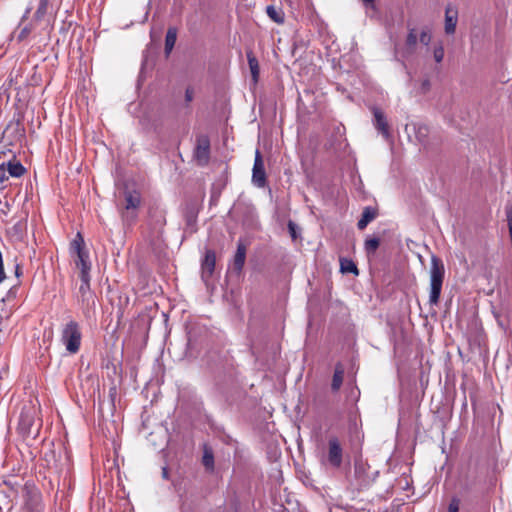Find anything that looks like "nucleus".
<instances>
[{
    "label": "nucleus",
    "instance_id": "6e6552de",
    "mask_svg": "<svg viewBox=\"0 0 512 512\" xmlns=\"http://www.w3.org/2000/svg\"><path fill=\"white\" fill-rule=\"evenodd\" d=\"M195 158L200 165H206L210 156V141L207 136H200L197 139Z\"/></svg>",
    "mask_w": 512,
    "mask_h": 512
},
{
    "label": "nucleus",
    "instance_id": "c85d7f7f",
    "mask_svg": "<svg viewBox=\"0 0 512 512\" xmlns=\"http://www.w3.org/2000/svg\"><path fill=\"white\" fill-rule=\"evenodd\" d=\"M194 98V91L192 88H187L185 91V100L187 103L191 102Z\"/></svg>",
    "mask_w": 512,
    "mask_h": 512
},
{
    "label": "nucleus",
    "instance_id": "473e14b6",
    "mask_svg": "<svg viewBox=\"0 0 512 512\" xmlns=\"http://www.w3.org/2000/svg\"><path fill=\"white\" fill-rule=\"evenodd\" d=\"M429 86H430L429 81H424V82H423V88H424V89H426V90H427V89H429Z\"/></svg>",
    "mask_w": 512,
    "mask_h": 512
},
{
    "label": "nucleus",
    "instance_id": "f3484780",
    "mask_svg": "<svg viewBox=\"0 0 512 512\" xmlns=\"http://www.w3.org/2000/svg\"><path fill=\"white\" fill-rule=\"evenodd\" d=\"M344 379V367L338 363L335 366V371L332 378L331 388L333 391H338L343 383Z\"/></svg>",
    "mask_w": 512,
    "mask_h": 512
},
{
    "label": "nucleus",
    "instance_id": "f03ea898",
    "mask_svg": "<svg viewBox=\"0 0 512 512\" xmlns=\"http://www.w3.org/2000/svg\"><path fill=\"white\" fill-rule=\"evenodd\" d=\"M82 333L79 324L69 320L62 328L61 342L70 354H76L80 350Z\"/></svg>",
    "mask_w": 512,
    "mask_h": 512
},
{
    "label": "nucleus",
    "instance_id": "a878e982",
    "mask_svg": "<svg viewBox=\"0 0 512 512\" xmlns=\"http://www.w3.org/2000/svg\"><path fill=\"white\" fill-rule=\"evenodd\" d=\"M419 40L422 44L428 45L431 41V35L428 30H423L420 34Z\"/></svg>",
    "mask_w": 512,
    "mask_h": 512
},
{
    "label": "nucleus",
    "instance_id": "393cba45",
    "mask_svg": "<svg viewBox=\"0 0 512 512\" xmlns=\"http://www.w3.org/2000/svg\"><path fill=\"white\" fill-rule=\"evenodd\" d=\"M417 43V34L415 29H410L406 38V45L410 48H414Z\"/></svg>",
    "mask_w": 512,
    "mask_h": 512
},
{
    "label": "nucleus",
    "instance_id": "7ed1b4c3",
    "mask_svg": "<svg viewBox=\"0 0 512 512\" xmlns=\"http://www.w3.org/2000/svg\"><path fill=\"white\" fill-rule=\"evenodd\" d=\"M71 250L76 253L77 258L75 260L76 267L80 269V273L89 274L91 265L89 262V254L85 249L84 239L80 233L76 235L71 243Z\"/></svg>",
    "mask_w": 512,
    "mask_h": 512
},
{
    "label": "nucleus",
    "instance_id": "a211bd4d",
    "mask_svg": "<svg viewBox=\"0 0 512 512\" xmlns=\"http://www.w3.org/2000/svg\"><path fill=\"white\" fill-rule=\"evenodd\" d=\"M456 24H457V13L452 11L450 9L446 10L445 13V32L447 34H453L456 30Z\"/></svg>",
    "mask_w": 512,
    "mask_h": 512
},
{
    "label": "nucleus",
    "instance_id": "2f4dec72",
    "mask_svg": "<svg viewBox=\"0 0 512 512\" xmlns=\"http://www.w3.org/2000/svg\"><path fill=\"white\" fill-rule=\"evenodd\" d=\"M363 2L365 3L366 6H368V5L373 6L374 0H363Z\"/></svg>",
    "mask_w": 512,
    "mask_h": 512
},
{
    "label": "nucleus",
    "instance_id": "c756f323",
    "mask_svg": "<svg viewBox=\"0 0 512 512\" xmlns=\"http://www.w3.org/2000/svg\"><path fill=\"white\" fill-rule=\"evenodd\" d=\"M288 227L292 236L294 237V224L292 222H289Z\"/></svg>",
    "mask_w": 512,
    "mask_h": 512
},
{
    "label": "nucleus",
    "instance_id": "20e7f679",
    "mask_svg": "<svg viewBox=\"0 0 512 512\" xmlns=\"http://www.w3.org/2000/svg\"><path fill=\"white\" fill-rule=\"evenodd\" d=\"M141 197L137 191H125V206L121 211L124 221H132L136 217V210L140 206Z\"/></svg>",
    "mask_w": 512,
    "mask_h": 512
},
{
    "label": "nucleus",
    "instance_id": "4468645a",
    "mask_svg": "<svg viewBox=\"0 0 512 512\" xmlns=\"http://www.w3.org/2000/svg\"><path fill=\"white\" fill-rule=\"evenodd\" d=\"M376 216H377L376 209H374L372 207H365L362 212L361 218L359 219V221L357 223V227L360 230L365 229L367 227V225L376 218Z\"/></svg>",
    "mask_w": 512,
    "mask_h": 512
},
{
    "label": "nucleus",
    "instance_id": "ddd939ff",
    "mask_svg": "<svg viewBox=\"0 0 512 512\" xmlns=\"http://www.w3.org/2000/svg\"><path fill=\"white\" fill-rule=\"evenodd\" d=\"M4 163L6 165V172L11 177L19 178L26 172L25 167L19 161H17L15 158H13L12 160H10L8 162H4Z\"/></svg>",
    "mask_w": 512,
    "mask_h": 512
},
{
    "label": "nucleus",
    "instance_id": "dca6fc26",
    "mask_svg": "<svg viewBox=\"0 0 512 512\" xmlns=\"http://www.w3.org/2000/svg\"><path fill=\"white\" fill-rule=\"evenodd\" d=\"M246 259V246L243 242L239 241L237 245V251L234 256V268L237 271H241Z\"/></svg>",
    "mask_w": 512,
    "mask_h": 512
},
{
    "label": "nucleus",
    "instance_id": "aec40b11",
    "mask_svg": "<svg viewBox=\"0 0 512 512\" xmlns=\"http://www.w3.org/2000/svg\"><path fill=\"white\" fill-rule=\"evenodd\" d=\"M266 12L274 22L278 24H282L284 22V13L281 9L274 6H268Z\"/></svg>",
    "mask_w": 512,
    "mask_h": 512
},
{
    "label": "nucleus",
    "instance_id": "423d86ee",
    "mask_svg": "<svg viewBox=\"0 0 512 512\" xmlns=\"http://www.w3.org/2000/svg\"><path fill=\"white\" fill-rule=\"evenodd\" d=\"M343 450L340 441L336 437H331L328 441L327 462L334 468H339L342 464Z\"/></svg>",
    "mask_w": 512,
    "mask_h": 512
},
{
    "label": "nucleus",
    "instance_id": "0eeeda50",
    "mask_svg": "<svg viewBox=\"0 0 512 512\" xmlns=\"http://www.w3.org/2000/svg\"><path fill=\"white\" fill-rule=\"evenodd\" d=\"M252 182L259 188H263L266 185L264 161L259 150H256L255 152L254 165L252 169Z\"/></svg>",
    "mask_w": 512,
    "mask_h": 512
},
{
    "label": "nucleus",
    "instance_id": "7c9ffc66",
    "mask_svg": "<svg viewBox=\"0 0 512 512\" xmlns=\"http://www.w3.org/2000/svg\"><path fill=\"white\" fill-rule=\"evenodd\" d=\"M15 274L17 277H19L21 274V267L19 265H16L15 267Z\"/></svg>",
    "mask_w": 512,
    "mask_h": 512
},
{
    "label": "nucleus",
    "instance_id": "9d476101",
    "mask_svg": "<svg viewBox=\"0 0 512 512\" xmlns=\"http://www.w3.org/2000/svg\"><path fill=\"white\" fill-rule=\"evenodd\" d=\"M216 263V255L212 250H207L205 253V257L202 261L201 270H202V279L207 282L215 269Z\"/></svg>",
    "mask_w": 512,
    "mask_h": 512
},
{
    "label": "nucleus",
    "instance_id": "2eb2a0df",
    "mask_svg": "<svg viewBox=\"0 0 512 512\" xmlns=\"http://www.w3.org/2000/svg\"><path fill=\"white\" fill-rule=\"evenodd\" d=\"M81 285L79 287V293L82 302L89 301L91 297L90 292V274L80 273Z\"/></svg>",
    "mask_w": 512,
    "mask_h": 512
},
{
    "label": "nucleus",
    "instance_id": "f8f14e48",
    "mask_svg": "<svg viewBox=\"0 0 512 512\" xmlns=\"http://www.w3.org/2000/svg\"><path fill=\"white\" fill-rule=\"evenodd\" d=\"M247 60L250 68V73L252 76L253 85L256 86L260 75L259 62L252 51L247 52Z\"/></svg>",
    "mask_w": 512,
    "mask_h": 512
},
{
    "label": "nucleus",
    "instance_id": "72a5a7b5",
    "mask_svg": "<svg viewBox=\"0 0 512 512\" xmlns=\"http://www.w3.org/2000/svg\"><path fill=\"white\" fill-rule=\"evenodd\" d=\"M162 474H163V477H164V478H167V477H168V471H167V469H166V468H163V470H162Z\"/></svg>",
    "mask_w": 512,
    "mask_h": 512
},
{
    "label": "nucleus",
    "instance_id": "9b49d317",
    "mask_svg": "<svg viewBox=\"0 0 512 512\" xmlns=\"http://www.w3.org/2000/svg\"><path fill=\"white\" fill-rule=\"evenodd\" d=\"M405 129L408 133L409 130L412 129L414 131L416 140L422 145L427 144L429 136V128L427 125L422 123H412L407 124Z\"/></svg>",
    "mask_w": 512,
    "mask_h": 512
},
{
    "label": "nucleus",
    "instance_id": "5701e85b",
    "mask_svg": "<svg viewBox=\"0 0 512 512\" xmlns=\"http://www.w3.org/2000/svg\"><path fill=\"white\" fill-rule=\"evenodd\" d=\"M202 463H203V465L207 469H209V470L213 469V467H214V457H213V454H212L211 451H209L207 449L204 451Z\"/></svg>",
    "mask_w": 512,
    "mask_h": 512
},
{
    "label": "nucleus",
    "instance_id": "1a4fd4ad",
    "mask_svg": "<svg viewBox=\"0 0 512 512\" xmlns=\"http://www.w3.org/2000/svg\"><path fill=\"white\" fill-rule=\"evenodd\" d=\"M374 116V126L382 134L385 139L390 138V128L386 116L381 109L377 107L372 108Z\"/></svg>",
    "mask_w": 512,
    "mask_h": 512
},
{
    "label": "nucleus",
    "instance_id": "412c9836",
    "mask_svg": "<svg viewBox=\"0 0 512 512\" xmlns=\"http://www.w3.org/2000/svg\"><path fill=\"white\" fill-rule=\"evenodd\" d=\"M380 239L378 237H369L365 240L364 249L367 255H372L379 248Z\"/></svg>",
    "mask_w": 512,
    "mask_h": 512
},
{
    "label": "nucleus",
    "instance_id": "bb28decb",
    "mask_svg": "<svg viewBox=\"0 0 512 512\" xmlns=\"http://www.w3.org/2000/svg\"><path fill=\"white\" fill-rule=\"evenodd\" d=\"M6 165L5 163L0 164V184L3 185L5 181L8 180V176L6 175Z\"/></svg>",
    "mask_w": 512,
    "mask_h": 512
},
{
    "label": "nucleus",
    "instance_id": "4be33fe9",
    "mask_svg": "<svg viewBox=\"0 0 512 512\" xmlns=\"http://www.w3.org/2000/svg\"><path fill=\"white\" fill-rule=\"evenodd\" d=\"M340 270L342 273H354L358 274V269L355 263L347 258L340 259Z\"/></svg>",
    "mask_w": 512,
    "mask_h": 512
},
{
    "label": "nucleus",
    "instance_id": "cd10ccee",
    "mask_svg": "<svg viewBox=\"0 0 512 512\" xmlns=\"http://www.w3.org/2000/svg\"><path fill=\"white\" fill-rule=\"evenodd\" d=\"M459 500L458 499H452V501L449 504L448 512H458L459 511Z\"/></svg>",
    "mask_w": 512,
    "mask_h": 512
},
{
    "label": "nucleus",
    "instance_id": "b1692460",
    "mask_svg": "<svg viewBox=\"0 0 512 512\" xmlns=\"http://www.w3.org/2000/svg\"><path fill=\"white\" fill-rule=\"evenodd\" d=\"M433 57L437 63L442 62V60L444 58V47H443L442 43H439L437 46L434 47Z\"/></svg>",
    "mask_w": 512,
    "mask_h": 512
},
{
    "label": "nucleus",
    "instance_id": "f257e3e1",
    "mask_svg": "<svg viewBox=\"0 0 512 512\" xmlns=\"http://www.w3.org/2000/svg\"><path fill=\"white\" fill-rule=\"evenodd\" d=\"M445 268L440 258L433 255L431 257L430 267V294L429 302L431 305H437L439 302L442 284L444 280Z\"/></svg>",
    "mask_w": 512,
    "mask_h": 512
},
{
    "label": "nucleus",
    "instance_id": "39448f33",
    "mask_svg": "<svg viewBox=\"0 0 512 512\" xmlns=\"http://www.w3.org/2000/svg\"><path fill=\"white\" fill-rule=\"evenodd\" d=\"M24 507L22 512H41L42 511V499L41 494L36 489H29L25 487L24 495Z\"/></svg>",
    "mask_w": 512,
    "mask_h": 512
},
{
    "label": "nucleus",
    "instance_id": "6ab92c4d",
    "mask_svg": "<svg viewBox=\"0 0 512 512\" xmlns=\"http://www.w3.org/2000/svg\"><path fill=\"white\" fill-rule=\"evenodd\" d=\"M177 39V30L175 28H169L165 38V53L169 55L173 50Z\"/></svg>",
    "mask_w": 512,
    "mask_h": 512
}]
</instances>
